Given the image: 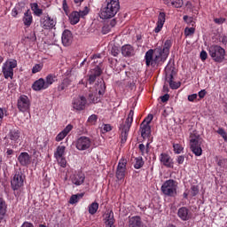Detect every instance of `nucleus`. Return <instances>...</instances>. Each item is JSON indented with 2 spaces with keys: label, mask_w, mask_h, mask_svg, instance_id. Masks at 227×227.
<instances>
[{
  "label": "nucleus",
  "mask_w": 227,
  "mask_h": 227,
  "mask_svg": "<svg viewBox=\"0 0 227 227\" xmlns=\"http://www.w3.org/2000/svg\"><path fill=\"white\" fill-rule=\"evenodd\" d=\"M118 12H120V0H106L101 8L99 17L103 20H107L116 17Z\"/></svg>",
  "instance_id": "nucleus-1"
},
{
  "label": "nucleus",
  "mask_w": 227,
  "mask_h": 227,
  "mask_svg": "<svg viewBox=\"0 0 227 227\" xmlns=\"http://www.w3.org/2000/svg\"><path fill=\"white\" fill-rule=\"evenodd\" d=\"M134 121V110H130L125 121L119 126L121 131V143L123 145L127 143L129 137V132H130V127Z\"/></svg>",
  "instance_id": "nucleus-2"
},
{
  "label": "nucleus",
  "mask_w": 227,
  "mask_h": 227,
  "mask_svg": "<svg viewBox=\"0 0 227 227\" xmlns=\"http://www.w3.org/2000/svg\"><path fill=\"white\" fill-rule=\"evenodd\" d=\"M145 65L146 67H157L160 63H164L166 59H162L160 54V50H152L150 49L145 52Z\"/></svg>",
  "instance_id": "nucleus-3"
},
{
  "label": "nucleus",
  "mask_w": 227,
  "mask_h": 227,
  "mask_svg": "<svg viewBox=\"0 0 227 227\" xmlns=\"http://www.w3.org/2000/svg\"><path fill=\"white\" fill-rule=\"evenodd\" d=\"M209 56L215 60V63H223L226 58V50L224 48L213 44L207 48Z\"/></svg>",
  "instance_id": "nucleus-4"
},
{
  "label": "nucleus",
  "mask_w": 227,
  "mask_h": 227,
  "mask_svg": "<svg viewBox=\"0 0 227 227\" xmlns=\"http://www.w3.org/2000/svg\"><path fill=\"white\" fill-rule=\"evenodd\" d=\"M190 148L196 157H201L203 153V149H201V140L200 135L196 131H193L190 135Z\"/></svg>",
  "instance_id": "nucleus-5"
},
{
  "label": "nucleus",
  "mask_w": 227,
  "mask_h": 227,
  "mask_svg": "<svg viewBox=\"0 0 227 227\" xmlns=\"http://www.w3.org/2000/svg\"><path fill=\"white\" fill-rule=\"evenodd\" d=\"M175 74V62L169 60L165 67L166 81L169 83L172 90H178L180 88V82L173 81V75Z\"/></svg>",
  "instance_id": "nucleus-6"
},
{
  "label": "nucleus",
  "mask_w": 227,
  "mask_h": 227,
  "mask_svg": "<svg viewBox=\"0 0 227 227\" xmlns=\"http://www.w3.org/2000/svg\"><path fill=\"white\" fill-rule=\"evenodd\" d=\"M178 189V183L173 179H168L161 185V192L165 196L175 198L176 196V190Z\"/></svg>",
  "instance_id": "nucleus-7"
},
{
  "label": "nucleus",
  "mask_w": 227,
  "mask_h": 227,
  "mask_svg": "<svg viewBox=\"0 0 227 227\" xmlns=\"http://www.w3.org/2000/svg\"><path fill=\"white\" fill-rule=\"evenodd\" d=\"M13 68H17V61L13 59L6 60L2 67L4 79H13Z\"/></svg>",
  "instance_id": "nucleus-8"
},
{
  "label": "nucleus",
  "mask_w": 227,
  "mask_h": 227,
  "mask_svg": "<svg viewBox=\"0 0 227 227\" xmlns=\"http://www.w3.org/2000/svg\"><path fill=\"white\" fill-rule=\"evenodd\" d=\"M56 24H58V20L56 18H51L49 14H46L40 19V26L43 29H56Z\"/></svg>",
  "instance_id": "nucleus-9"
},
{
  "label": "nucleus",
  "mask_w": 227,
  "mask_h": 227,
  "mask_svg": "<svg viewBox=\"0 0 227 227\" xmlns=\"http://www.w3.org/2000/svg\"><path fill=\"white\" fill-rule=\"evenodd\" d=\"M24 182H26V176L21 171L16 172L11 180L12 189L19 191L20 187H24Z\"/></svg>",
  "instance_id": "nucleus-10"
},
{
  "label": "nucleus",
  "mask_w": 227,
  "mask_h": 227,
  "mask_svg": "<svg viewBox=\"0 0 227 227\" xmlns=\"http://www.w3.org/2000/svg\"><path fill=\"white\" fill-rule=\"evenodd\" d=\"M87 103L88 101L84 96H76L72 99L71 107L73 111H84Z\"/></svg>",
  "instance_id": "nucleus-11"
},
{
  "label": "nucleus",
  "mask_w": 227,
  "mask_h": 227,
  "mask_svg": "<svg viewBox=\"0 0 227 227\" xmlns=\"http://www.w3.org/2000/svg\"><path fill=\"white\" fill-rule=\"evenodd\" d=\"M75 148L79 152H84L91 148V138L88 137H80L75 142Z\"/></svg>",
  "instance_id": "nucleus-12"
},
{
  "label": "nucleus",
  "mask_w": 227,
  "mask_h": 227,
  "mask_svg": "<svg viewBox=\"0 0 227 227\" xmlns=\"http://www.w3.org/2000/svg\"><path fill=\"white\" fill-rule=\"evenodd\" d=\"M18 109L21 113H27L29 108L31 107V102L29 101V98L26 95H22L18 98Z\"/></svg>",
  "instance_id": "nucleus-13"
},
{
  "label": "nucleus",
  "mask_w": 227,
  "mask_h": 227,
  "mask_svg": "<svg viewBox=\"0 0 227 227\" xmlns=\"http://www.w3.org/2000/svg\"><path fill=\"white\" fill-rule=\"evenodd\" d=\"M152 120H153V116L148 115V117L140 125L141 136L144 138L148 137V136H150V132L152 130L150 123Z\"/></svg>",
  "instance_id": "nucleus-14"
},
{
  "label": "nucleus",
  "mask_w": 227,
  "mask_h": 227,
  "mask_svg": "<svg viewBox=\"0 0 227 227\" xmlns=\"http://www.w3.org/2000/svg\"><path fill=\"white\" fill-rule=\"evenodd\" d=\"M125 171H127V159L122 158L119 160L116 169V178L123 180L125 178Z\"/></svg>",
  "instance_id": "nucleus-15"
},
{
  "label": "nucleus",
  "mask_w": 227,
  "mask_h": 227,
  "mask_svg": "<svg viewBox=\"0 0 227 227\" xmlns=\"http://www.w3.org/2000/svg\"><path fill=\"white\" fill-rule=\"evenodd\" d=\"M172 45H173V40L168 39L164 43L163 49L161 47H157L155 49L160 51V54L161 55L162 59L167 60L168 56H169V49H171Z\"/></svg>",
  "instance_id": "nucleus-16"
},
{
  "label": "nucleus",
  "mask_w": 227,
  "mask_h": 227,
  "mask_svg": "<svg viewBox=\"0 0 227 227\" xmlns=\"http://www.w3.org/2000/svg\"><path fill=\"white\" fill-rule=\"evenodd\" d=\"M8 139L11 140L12 145H19L20 143V130L18 129H12L7 134Z\"/></svg>",
  "instance_id": "nucleus-17"
},
{
  "label": "nucleus",
  "mask_w": 227,
  "mask_h": 227,
  "mask_svg": "<svg viewBox=\"0 0 227 227\" xmlns=\"http://www.w3.org/2000/svg\"><path fill=\"white\" fill-rule=\"evenodd\" d=\"M177 216L181 221H189L192 217V213L187 207H182L177 210Z\"/></svg>",
  "instance_id": "nucleus-18"
},
{
  "label": "nucleus",
  "mask_w": 227,
  "mask_h": 227,
  "mask_svg": "<svg viewBox=\"0 0 227 227\" xmlns=\"http://www.w3.org/2000/svg\"><path fill=\"white\" fill-rule=\"evenodd\" d=\"M100 75H102V69L100 67H96L94 69H91L89 73V83L93 84Z\"/></svg>",
  "instance_id": "nucleus-19"
},
{
  "label": "nucleus",
  "mask_w": 227,
  "mask_h": 227,
  "mask_svg": "<svg viewBox=\"0 0 227 227\" xmlns=\"http://www.w3.org/2000/svg\"><path fill=\"white\" fill-rule=\"evenodd\" d=\"M32 90L34 91H43L45 90H48V87L45 83V79L39 78L32 84Z\"/></svg>",
  "instance_id": "nucleus-20"
},
{
  "label": "nucleus",
  "mask_w": 227,
  "mask_h": 227,
  "mask_svg": "<svg viewBox=\"0 0 227 227\" xmlns=\"http://www.w3.org/2000/svg\"><path fill=\"white\" fill-rule=\"evenodd\" d=\"M72 129H74V126L72 124H68L62 131L57 135L55 141L58 143H59V141H63L68 136V134H70Z\"/></svg>",
  "instance_id": "nucleus-21"
},
{
  "label": "nucleus",
  "mask_w": 227,
  "mask_h": 227,
  "mask_svg": "<svg viewBox=\"0 0 227 227\" xmlns=\"http://www.w3.org/2000/svg\"><path fill=\"white\" fill-rule=\"evenodd\" d=\"M166 22V13L160 12L158 16V21L156 23V27L154 28L155 33H160L162 31V27H164V24Z\"/></svg>",
  "instance_id": "nucleus-22"
},
{
  "label": "nucleus",
  "mask_w": 227,
  "mask_h": 227,
  "mask_svg": "<svg viewBox=\"0 0 227 227\" xmlns=\"http://www.w3.org/2000/svg\"><path fill=\"white\" fill-rule=\"evenodd\" d=\"M72 40L74 37L72 36V32L70 30H65L62 33V43L65 47H68V45L72 44Z\"/></svg>",
  "instance_id": "nucleus-23"
},
{
  "label": "nucleus",
  "mask_w": 227,
  "mask_h": 227,
  "mask_svg": "<svg viewBox=\"0 0 227 227\" xmlns=\"http://www.w3.org/2000/svg\"><path fill=\"white\" fill-rule=\"evenodd\" d=\"M160 161L166 168H173V159H171V156L167 153H161L160 155Z\"/></svg>",
  "instance_id": "nucleus-24"
},
{
  "label": "nucleus",
  "mask_w": 227,
  "mask_h": 227,
  "mask_svg": "<svg viewBox=\"0 0 227 227\" xmlns=\"http://www.w3.org/2000/svg\"><path fill=\"white\" fill-rule=\"evenodd\" d=\"M18 161L21 166H29L31 164V156L27 153H21L18 157Z\"/></svg>",
  "instance_id": "nucleus-25"
},
{
  "label": "nucleus",
  "mask_w": 227,
  "mask_h": 227,
  "mask_svg": "<svg viewBox=\"0 0 227 227\" xmlns=\"http://www.w3.org/2000/svg\"><path fill=\"white\" fill-rule=\"evenodd\" d=\"M86 176L82 173L74 174L71 176V182L74 185H82L84 184V179Z\"/></svg>",
  "instance_id": "nucleus-26"
},
{
  "label": "nucleus",
  "mask_w": 227,
  "mask_h": 227,
  "mask_svg": "<svg viewBox=\"0 0 227 227\" xmlns=\"http://www.w3.org/2000/svg\"><path fill=\"white\" fill-rule=\"evenodd\" d=\"M72 85V81L68 78H65L62 82L58 85L57 90L59 93H63L68 90V87Z\"/></svg>",
  "instance_id": "nucleus-27"
},
{
  "label": "nucleus",
  "mask_w": 227,
  "mask_h": 227,
  "mask_svg": "<svg viewBox=\"0 0 227 227\" xmlns=\"http://www.w3.org/2000/svg\"><path fill=\"white\" fill-rule=\"evenodd\" d=\"M22 20L26 27H29L31 24H33V14L31 13V11L29 9L27 10V12L24 13Z\"/></svg>",
  "instance_id": "nucleus-28"
},
{
  "label": "nucleus",
  "mask_w": 227,
  "mask_h": 227,
  "mask_svg": "<svg viewBox=\"0 0 227 227\" xmlns=\"http://www.w3.org/2000/svg\"><path fill=\"white\" fill-rule=\"evenodd\" d=\"M143 226V222L139 216H132L129 221V227H141Z\"/></svg>",
  "instance_id": "nucleus-29"
},
{
  "label": "nucleus",
  "mask_w": 227,
  "mask_h": 227,
  "mask_svg": "<svg viewBox=\"0 0 227 227\" xmlns=\"http://www.w3.org/2000/svg\"><path fill=\"white\" fill-rule=\"evenodd\" d=\"M121 54L125 57L134 56V48L129 44H126L121 48Z\"/></svg>",
  "instance_id": "nucleus-30"
},
{
  "label": "nucleus",
  "mask_w": 227,
  "mask_h": 227,
  "mask_svg": "<svg viewBox=\"0 0 227 227\" xmlns=\"http://www.w3.org/2000/svg\"><path fill=\"white\" fill-rule=\"evenodd\" d=\"M30 8L35 17H42L43 15V10L40 9L37 3L30 4Z\"/></svg>",
  "instance_id": "nucleus-31"
},
{
  "label": "nucleus",
  "mask_w": 227,
  "mask_h": 227,
  "mask_svg": "<svg viewBox=\"0 0 227 227\" xmlns=\"http://www.w3.org/2000/svg\"><path fill=\"white\" fill-rule=\"evenodd\" d=\"M67 147L65 145H59L54 152V158L55 159H61V157H65V152Z\"/></svg>",
  "instance_id": "nucleus-32"
},
{
  "label": "nucleus",
  "mask_w": 227,
  "mask_h": 227,
  "mask_svg": "<svg viewBox=\"0 0 227 227\" xmlns=\"http://www.w3.org/2000/svg\"><path fill=\"white\" fill-rule=\"evenodd\" d=\"M6 201H4V199L0 198V223L4 219V215H6Z\"/></svg>",
  "instance_id": "nucleus-33"
},
{
  "label": "nucleus",
  "mask_w": 227,
  "mask_h": 227,
  "mask_svg": "<svg viewBox=\"0 0 227 227\" xmlns=\"http://www.w3.org/2000/svg\"><path fill=\"white\" fill-rule=\"evenodd\" d=\"M96 91L98 92V95H104L106 93V83L103 79H99L96 84Z\"/></svg>",
  "instance_id": "nucleus-34"
},
{
  "label": "nucleus",
  "mask_w": 227,
  "mask_h": 227,
  "mask_svg": "<svg viewBox=\"0 0 227 227\" xmlns=\"http://www.w3.org/2000/svg\"><path fill=\"white\" fill-rule=\"evenodd\" d=\"M69 20L73 26H75V24H79V20H81L79 12L74 11L71 12V14L69 15Z\"/></svg>",
  "instance_id": "nucleus-35"
},
{
  "label": "nucleus",
  "mask_w": 227,
  "mask_h": 227,
  "mask_svg": "<svg viewBox=\"0 0 227 227\" xmlns=\"http://www.w3.org/2000/svg\"><path fill=\"white\" fill-rule=\"evenodd\" d=\"M55 82H56V75L52 74H48L44 79V82L48 89L51 88V86H52V84H54Z\"/></svg>",
  "instance_id": "nucleus-36"
},
{
  "label": "nucleus",
  "mask_w": 227,
  "mask_h": 227,
  "mask_svg": "<svg viewBox=\"0 0 227 227\" xmlns=\"http://www.w3.org/2000/svg\"><path fill=\"white\" fill-rule=\"evenodd\" d=\"M98 207H99L98 202L97 201L92 202L88 207L89 214H90V215H95V214L98 212Z\"/></svg>",
  "instance_id": "nucleus-37"
},
{
  "label": "nucleus",
  "mask_w": 227,
  "mask_h": 227,
  "mask_svg": "<svg viewBox=\"0 0 227 227\" xmlns=\"http://www.w3.org/2000/svg\"><path fill=\"white\" fill-rule=\"evenodd\" d=\"M84 196V193H78L72 195L69 203L70 205H75V203H79V200H82V198Z\"/></svg>",
  "instance_id": "nucleus-38"
},
{
  "label": "nucleus",
  "mask_w": 227,
  "mask_h": 227,
  "mask_svg": "<svg viewBox=\"0 0 227 227\" xmlns=\"http://www.w3.org/2000/svg\"><path fill=\"white\" fill-rule=\"evenodd\" d=\"M145 165V161H143V158L138 157L135 159V169H141V167Z\"/></svg>",
  "instance_id": "nucleus-39"
},
{
  "label": "nucleus",
  "mask_w": 227,
  "mask_h": 227,
  "mask_svg": "<svg viewBox=\"0 0 227 227\" xmlns=\"http://www.w3.org/2000/svg\"><path fill=\"white\" fill-rule=\"evenodd\" d=\"M174 153L180 154L184 152V146L180 144H173Z\"/></svg>",
  "instance_id": "nucleus-40"
},
{
  "label": "nucleus",
  "mask_w": 227,
  "mask_h": 227,
  "mask_svg": "<svg viewBox=\"0 0 227 227\" xmlns=\"http://www.w3.org/2000/svg\"><path fill=\"white\" fill-rule=\"evenodd\" d=\"M195 32H196L195 27H185L184 28V36H192Z\"/></svg>",
  "instance_id": "nucleus-41"
},
{
  "label": "nucleus",
  "mask_w": 227,
  "mask_h": 227,
  "mask_svg": "<svg viewBox=\"0 0 227 227\" xmlns=\"http://www.w3.org/2000/svg\"><path fill=\"white\" fill-rule=\"evenodd\" d=\"M110 221H114V213L113 212V210L107 211V213L106 214L105 222Z\"/></svg>",
  "instance_id": "nucleus-42"
},
{
  "label": "nucleus",
  "mask_w": 227,
  "mask_h": 227,
  "mask_svg": "<svg viewBox=\"0 0 227 227\" xmlns=\"http://www.w3.org/2000/svg\"><path fill=\"white\" fill-rule=\"evenodd\" d=\"M200 192V188L197 185H193L191 187L190 194L192 197L198 196Z\"/></svg>",
  "instance_id": "nucleus-43"
},
{
  "label": "nucleus",
  "mask_w": 227,
  "mask_h": 227,
  "mask_svg": "<svg viewBox=\"0 0 227 227\" xmlns=\"http://www.w3.org/2000/svg\"><path fill=\"white\" fill-rule=\"evenodd\" d=\"M174 8H182L184 6V0H172V5Z\"/></svg>",
  "instance_id": "nucleus-44"
},
{
  "label": "nucleus",
  "mask_w": 227,
  "mask_h": 227,
  "mask_svg": "<svg viewBox=\"0 0 227 227\" xmlns=\"http://www.w3.org/2000/svg\"><path fill=\"white\" fill-rule=\"evenodd\" d=\"M42 68H43V65L35 64L32 68V74H38V72H42Z\"/></svg>",
  "instance_id": "nucleus-45"
},
{
  "label": "nucleus",
  "mask_w": 227,
  "mask_h": 227,
  "mask_svg": "<svg viewBox=\"0 0 227 227\" xmlns=\"http://www.w3.org/2000/svg\"><path fill=\"white\" fill-rule=\"evenodd\" d=\"M97 120H98V117L97 116V114H91L88 118V123H90V125H95L97 123Z\"/></svg>",
  "instance_id": "nucleus-46"
},
{
  "label": "nucleus",
  "mask_w": 227,
  "mask_h": 227,
  "mask_svg": "<svg viewBox=\"0 0 227 227\" xmlns=\"http://www.w3.org/2000/svg\"><path fill=\"white\" fill-rule=\"evenodd\" d=\"M138 148H139V151H140V153H141V154L142 155H147V153H148V148H146V145H144V144H140L139 145H138Z\"/></svg>",
  "instance_id": "nucleus-47"
},
{
  "label": "nucleus",
  "mask_w": 227,
  "mask_h": 227,
  "mask_svg": "<svg viewBox=\"0 0 227 227\" xmlns=\"http://www.w3.org/2000/svg\"><path fill=\"white\" fill-rule=\"evenodd\" d=\"M79 17L83 19V17H86L90 13V9H88V6H85L82 11L78 12Z\"/></svg>",
  "instance_id": "nucleus-48"
},
{
  "label": "nucleus",
  "mask_w": 227,
  "mask_h": 227,
  "mask_svg": "<svg viewBox=\"0 0 227 227\" xmlns=\"http://www.w3.org/2000/svg\"><path fill=\"white\" fill-rule=\"evenodd\" d=\"M217 134L223 137V139L227 143V133L224 131L223 128H219L217 130Z\"/></svg>",
  "instance_id": "nucleus-49"
},
{
  "label": "nucleus",
  "mask_w": 227,
  "mask_h": 227,
  "mask_svg": "<svg viewBox=\"0 0 227 227\" xmlns=\"http://www.w3.org/2000/svg\"><path fill=\"white\" fill-rule=\"evenodd\" d=\"M56 160L61 168H67V159H65V156L59 159H56Z\"/></svg>",
  "instance_id": "nucleus-50"
},
{
  "label": "nucleus",
  "mask_w": 227,
  "mask_h": 227,
  "mask_svg": "<svg viewBox=\"0 0 227 227\" xmlns=\"http://www.w3.org/2000/svg\"><path fill=\"white\" fill-rule=\"evenodd\" d=\"M89 98L92 104H97V103L100 102V98H98V97L93 96V94H90Z\"/></svg>",
  "instance_id": "nucleus-51"
},
{
  "label": "nucleus",
  "mask_w": 227,
  "mask_h": 227,
  "mask_svg": "<svg viewBox=\"0 0 227 227\" xmlns=\"http://www.w3.org/2000/svg\"><path fill=\"white\" fill-rule=\"evenodd\" d=\"M112 27L109 25H104L102 27V33L103 35H107V33L111 32Z\"/></svg>",
  "instance_id": "nucleus-52"
},
{
  "label": "nucleus",
  "mask_w": 227,
  "mask_h": 227,
  "mask_svg": "<svg viewBox=\"0 0 227 227\" xmlns=\"http://www.w3.org/2000/svg\"><path fill=\"white\" fill-rule=\"evenodd\" d=\"M214 22L215 24H218L219 26H221V24H224V22H226V19H224V18H215L214 20Z\"/></svg>",
  "instance_id": "nucleus-53"
},
{
  "label": "nucleus",
  "mask_w": 227,
  "mask_h": 227,
  "mask_svg": "<svg viewBox=\"0 0 227 227\" xmlns=\"http://www.w3.org/2000/svg\"><path fill=\"white\" fill-rule=\"evenodd\" d=\"M207 58H208V53H207L205 51H200V59L205 61L207 60Z\"/></svg>",
  "instance_id": "nucleus-54"
},
{
  "label": "nucleus",
  "mask_w": 227,
  "mask_h": 227,
  "mask_svg": "<svg viewBox=\"0 0 227 227\" xmlns=\"http://www.w3.org/2000/svg\"><path fill=\"white\" fill-rule=\"evenodd\" d=\"M184 160H185V156H184V155H179L176 158L177 164H184Z\"/></svg>",
  "instance_id": "nucleus-55"
},
{
  "label": "nucleus",
  "mask_w": 227,
  "mask_h": 227,
  "mask_svg": "<svg viewBox=\"0 0 227 227\" xmlns=\"http://www.w3.org/2000/svg\"><path fill=\"white\" fill-rule=\"evenodd\" d=\"M103 130L104 132H111V130H113V127L110 126V124H105L103 126Z\"/></svg>",
  "instance_id": "nucleus-56"
},
{
  "label": "nucleus",
  "mask_w": 227,
  "mask_h": 227,
  "mask_svg": "<svg viewBox=\"0 0 227 227\" xmlns=\"http://www.w3.org/2000/svg\"><path fill=\"white\" fill-rule=\"evenodd\" d=\"M4 113H6V110L0 107V126H1V123H3V120L4 118Z\"/></svg>",
  "instance_id": "nucleus-57"
},
{
  "label": "nucleus",
  "mask_w": 227,
  "mask_h": 227,
  "mask_svg": "<svg viewBox=\"0 0 227 227\" xmlns=\"http://www.w3.org/2000/svg\"><path fill=\"white\" fill-rule=\"evenodd\" d=\"M198 98V94H192L188 96L189 102H194Z\"/></svg>",
  "instance_id": "nucleus-58"
},
{
  "label": "nucleus",
  "mask_w": 227,
  "mask_h": 227,
  "mask_svg": "<svg viewBox=\"0 0 227 227\" xmlns=\"http://www.w3.org/2000/svg\"><path fill=\"white\" fill-rule=\"evenodd\" d=\"M111 52H112L113 56L116 57V56H118V54H120V50H118L116 47H114V48H112Z\"/></svg>",
  "instance_id": "nucleus-59"
},
{
  "label": "nucleus",
  "mask_w": 227,
  "mask_h": 227,
  "mask_svg": "<svg viewBox=\"0 0 227 227\" xmlns=\"http://www.w3.org/2000/svg\"><path fill=\"white\" fill-rule=\"evenodd\" d=\"M160 100L161 102H168V100H169V94H165L163 96L160 97Z\"/></svg>",
  "instance_id": "nucleus-60"
},
{
  "label": "nucleus",
  "mask_w": 227,
  "mask_h": 227,
  "mask_svg": "<svg viewBox=\"0 0 227 227\" xmlns=\"http://www.w3.org/2000/svg\"><path fill=\"white\" fill-rule=\"evenodd\" d=\"M62 8H63L64 12L68 11V4H67V0L62 1Z\"/></svg>",
  "instance_id": "nucleus-61"
},
{
  "label": "nucleus",
  "mask_w": 227,
  "mask_h": 227,
  "mask_svg": "<svg viewBox=\"0 0 227 227\" xmlns=\"http://www.w3.org/2000/svg\"><path fill=\"white\" fill-rule=\"evenodd\" d=\"M106 227H115L114 226V220H112L110 222H105Z\"/></svg>",
  "instance_id": "nucleus-62"
},
{
  "label": "nucleus",
  "mask_w": 227,
  "mask_h": 227,
  "mask_svg": "<svg viewBox=\"0 0 227 227\" xmlns=\"http://www.w3.org/2000/svg\"><path fill=\"white\" fill-rule=\"evenodd\" d=\"M205 95H207V90H202L199 91L200 98H205Z\"/></svg>",
  "instance_id": "nucleus-63"
},
{
  "label": "nucleus",
  "mask_w": 227,
  "mask_h": 227,
  "mask_svg": "<svg viewBox=\"0 0 227 227\" xmlns=\"http://www.w3.org/2000/svg\"><path fill=\"white\" fill-rule=\"evenodd\" d=\"M20 227H35V225H33V223H31L29 222H25L22 223V225Z\"/></svg>",
  "instance_id": "nucleus-64"
}]
</instances>
